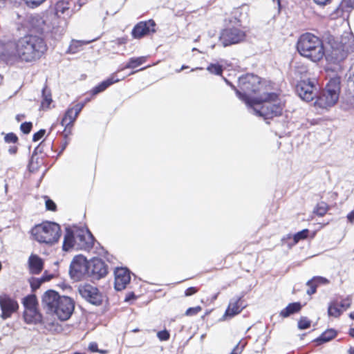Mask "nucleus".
Segmentation results:
<instances>
[{"mask_svg":"<svg viewBox=\"0 0 354 354\" xmlns=\"http://www.w3.org/2000/svg\"><path fill=\"white\" fill-rule=\"evenodd\" d=\"M47 50L46 44L41 37L28 34L6 46V53L26 62L39 59Z\"/></svg>","mask_w":354,"mask_h":354,"instance_id":"f257e3e1","label":"nucleus"},{"mask_svg":"<svg viewBox=\"0 0 354 354\" xmlns=\"http://www.w3.org/2000/svg\"><path fill=\"white\" fill-rule=\"evenodd\" d=\"M236 95L248 106H250L254 113L265 118H272L282 113L283 104L278 95L274 93H264L260 97L249 100L244 95L236 90Z\"/></svg>","mask_w":354,"mask_h":354,"instance_id":"f03ea898","label":"nucleus"},{"mask_svg":"<svg viewBox=\"0 0 354 354\" xmlns=\"http://www.w3.org/2000/svg\"><path fill=\"white\" fill-rule=\"evenodd\" d=\"M41 305L47 314L55 316L62 321L68 319L75 308L74 301L71 298L61 296L51 290L44 294Z\"/></svg>","mask_w":354,"mask_h":354,"instance_id":"7ed1b4c3","label":"nucleus"},{"mask_svg":"<svg viewBox=\"0 0 354 354\" xmlns=\"http://www.w3.org/2000/svg\"><path fill=\"white\" fill-rule=\"evenodd\" d=\"M297 48L301 56L314 62H319L325 55L322 39L310 32L300 36L297 44Z\"/></svg>","mask_w":354,"mask_h":354,"instance_id":"20e7f679","label":"nucleus"},{"mask_svg":"<svg viewBox=\"0 0 354 354\" xmlns=\"http://www.w3.org/2000/svg\"><path fill=\"white\" fill-rule=\"evenodd\" d=\"M31 233L35 241L49 245L57 243L62 234L60 225L51 221H44L36 225L32 229Z\"/></svg>","mask_w":354,"mask_h":354,"instance_id":"39448f33","label":"nucleus"},{"mask_svg":"<svg viewBox=\"0 0 354 354\" xmlns=\"http://www.w3.org/2000/svg\"><path fill=\"white\" fill-rule=\"evenodd\" d=\"M339 93L340 77H334L329 80L325 89L315 102V106L328 110L337 103Z\"/></svg>","mask_w":354,"mask_h":354,"instance_id":"423d86ee","label":"nucleus"},{"mask_svg":"<svg viewBox=\"0 0 354 354\" xmlns=\"http://www.w3.org/2000/svg\"><path fill=\"white\" fill-rule=\"evenodd\" d=\"M227 84L234 89L236 92L237 88L232 84H231L227 80H225ZM260 78L257 75L253 74H246L239 77V86L243 93L238 89V91L243 95H244L249 100H251L247 95V93H255L259 90Z\"/></svg>","mask_w":354,"mask_h":354,"instance_id":"0eeeda50","label":"nucleus"},{"mask_svg":"<svg viewBox=\"0 0 354 354\" xmlns=\"http://www.w3.org/2000/svg\"><path fill=\"white\" fill-rule=\"evenodd\" d=\"M88 261L82 256H76L70 266V275L75 281L82 279L85 276L88 277Z\"/></svg>","mask_w":354,"mask_h":354,"instance_id":"6e6552de","label":"nucleus"},{"mask_svg":"<svg viewBox=\"0 0 354 354\" xmlns=\"http://www.w3.org/2000/svg\"><path fill=\"white\" fill-rule=\"evenodd\" d=\"M245 37V34L243 31L236 28H231L223 30L220 36V41L225 47L239 43L243 41Z\"/></svg>","mask_w":354,"mask_h":354,"instance_id":"1a4fd4ad","label":"nucleus"},{"mask_svg":"<svg viewBox=\"0 0 354 354\" xmlns=\"http://www.w3.org/2000/svg\"><path fill=\"white\" fill-rule=\"evenodd\" d=\"M88 268V277L95 280L104 277L108 272L106 263L98 258H93L89 261Z\"/></svg>","mask_w":354,"mask_h":354,"instance_id":"9d476101","label":"nucleus"},{"mask_svg":"<svg viewBox=\"0 0 354 354\" xmlns=\"http://www.w3.org/2000/svg\"><path fill=\"white\" fill-rule=\"evenodd\" d=\"M77 241L76 250H90L94 244V237L90 231L85 227H77V234L76 233Z\"/></svg>","mask_w":354,"mask_h":354,"instance_id":"9b49d317","label":"nucleus"},{"mask_svg":"<svg viewBox=\"0 0 354 354\" xmlns=\"http://www.w3.org/2000/svg\"><path fill=\"white\" fill-rule=\"evenodd\" d=\"M0 308L1 310V317L6 319L15 313L19 305L17 301L6 294L0 295Z\"/></svg>","mask_w":354,"mask_h":354,"instance_id":"f8f14e48","label":"nucleus"},{"mask_svg":"<svg viewBox=\"0 0 354 354\" xmlns=\"http://www.w3.org/2000/svg\"><path fill=\"white\" fill-rule=\"evenodd\" d=\"M79 292L86 301L94 305H100L102 302V295L96 287L89 284L79 288Z\"/></svg>","mask_w":354,"mask_h":354,"instance_id":"ddd939ff","label":"nucleus"},{"mask_svg":"<svg viewBox=\"0 0 354 354\" xmlns=\"http://www.w3.org/2000/svg\"><path fill=\"white\" fill-rule=\"evenodd\" d=\"M315 88L314 84L310 80H301L296 86V92L304 101L310 102L315 96Z\"/></svg>","mask_w":354,"mask_h":354,"instance_id":"4468645a","label":"nucleus"},{"mask_svg":"<svg viewBox=\"0 0 354 354\" xmlns=\"http://www.w3.org/2000/svg\"><path fill=\"white\" fill-rule=\"evenodd\" d=\"M80 111L81 107H78L77 106L74 108L68 109L65 113L64 116L61 121V124L65 127L63 131V134L65 138L71 134V127H69L73 125Z\"/></svg>","mask_w":354,"mask_h":354,"instance_id":"2eb2a0df","label":"nucleus"},{"mask_svg":"<svg viewBox=\"0 0 354 354\" xmlns=\"http://www.w3.org/2000/svg\"><path fill=\"white\" fill-rule=\"evenodd\" d=\"M131 281V276L129 270L124 268H118L115 270V288L120 291L126 288Z\"/></svg>","mask_w":354,"mask_h":354,"instance_id":"dca6fc26","label":"nucleus"},{"mask_svg":"<svg viewBox=\"0 0 354 354\" xmlns=\"http://www.w3.org/2000/svg\"><path fill=\"white\" fill-rule=\"evenodd\" d=\"M77 234V226L67 227L64 237V242L62 248L64 251H70L71 250H76V243Z\"/></svg>","mask_w":354,"mask_h":354,"instance_id":"f3484780","label":"nucleus"},{"mask_svg":"<svg viewBox=\"0 0 354 354\" xmlns=\"http://www.w3.org/2000/svg\"><path fill=\"white\" fill-rule=\"evenodd\" d=\"M26 26L30 30L41 32L48 29L46 21L43 17L38 15L28 17L26 21Z\"/></svg>","mask_w":354,"mask_h":354,"instance_id":"a211bd4d","label":"nucleus"},{"mask_svg":"<svg viewBox=\"0 0 354 354\" xmlns=\"http://www.w3.org/2000/svg\"><path fill=\"white\" fill-rule=\"evenodd\" d=\"M155 22L153 20L138 23L132 30V35L135 38H140L148 34L150 31L155 32L153 27Z\"/></svg>","mask_w":354,"mask_h":354,"instance_id":"6ab92c4d","label":"nucleus"},{"mask_svg":"<svg viewBox=\"0 0 354 354\" xmlns=\"http://www.w3.org/2000/svg\"><path fill=\"white\" fill-rule=\"evenodd\" d=\"M28 269L32 274H39L44 268V261L38 255L32 254L28 261Z\"/></svg>","mask_w":354,"mask_h":354,"instance_id":"aec40b11","label":"nucleus"},{"mask_svg":"<svg viewBox=\"0 0 354 354\" xmlns=\"http://www.w3.org/2000/svg\"><path fill=\"white\" fill-rule=\"evenodd\" d=\"M244 308L242 304L241 298H233L230 300L228 307L225 311V316L234 317L241 313Z\"/></svg>","mask_w":354,"mask_h":354,"instance_id":"412c9836","label":"nucleus"},{"mask_svg":"<svg viewBox=\"0 0 354 354\" xmlns=\"http://www.w3.org/2000/svg\"><path fill=\"white\" fill-rule=\"evenodd\" d=\"M24 318L27 324H36L41 319V315L37 308L24 310Z\"/></svg>","mask_w":354,"mask_h":354,"instance_id":"4be33fe9","label":"nucleus"},{"mask_svg":"<svg viewBox=\"0 0 354 354\" xmlns=\"http://www.w3.org/2000/svg\"><path fill=\"white\" fill-rule=\"evenodd\" d=\"M120 78H118L115 74H113L109 78L101 82L99 85L95 86L93 89V94H97L104 91L107 87L113 84V83L118 82Z\"/></svg>","mask_w":354,"mask_h":354,"instance_id":"5701e85b","label":"nucleus"},{"mask_svg":"<svg viewBox=\"0 0 354 354\" xmlns=\"http://www.w3.org/2000/svg\"><path fill=\"white\" fill-rule=\"evenodd\" d=\"M301 309V305L299 302L291 303L280 312V316L282 317H288L290 315L298 313Z\"/></svg>","mask_w":354,"mask_h":354,"instance_id":"b1692460","label":"nucleus"},{"mask_svg":"<svg viewBox=\"0 0 354 354\" xmlns=\"http://www.w3.org/2000/svg\"><path fill=\"white\" fill-rule=\"evenodd\" d=\"M24 310L37 308L38 302L35 295H29L23 299Z\"/></svg>","mask_w":354,"mask_h":354,"instance_id":"393cba45","label":"nucleus"},{"mask_svg":"<svg viewBox=\"0 0 354 354\" xmlns=\"http://www.w3.org/2000/svg\"><path fill=\"white\" fill-rule=\"evenodd\" d=\"M93 41H94V39L91 41L73 40L68 47L67 52L69 53L75 54L81 50L83 45L88 44Z\"/></svg>","mask_w":354,"mask_h":354,"instance_id":"a878e982","label":"nucleus"},{"mask_svg":"<svg viewBox=\"0 0 354 354\" xmlns=\"http://www.w3.org/2000/svg\"><path fill=\"white\" fill-rule=\"evenodd\" d=\"M343 313V310L339 306L337 301L330 303L328 308V314L330 317H338Z\"/></svg>","mask_w":354,"mask_h":354,"instance_id":"bb28decb","label":"nucleus"},{"mask_svg":"<svg viewBox=\"0 0 354 354\" xmlns=\"http://www.w3.org/2000/svg\"><path fill=\"white\" fill-rule=\"evenodd\" d=\"M336 335L335 330L333 329L327 330L324 333H323L318 338L316 339V342H318L319 344H322L324 342H327L331 340Z\"/></svg>","mask_w":354,"mask_h":354,"instance_id":"cd10ccee","label":"nucleus"},{"mask_svg":"<svg viewBox=\"0 0 354 354\" xmlns=\"http://www.w3.org/2000/svg\"><path fill=\"white\" fill-rule=\"evenodd\" d=\"M43 100L41 101L42 108L48 109L52 102L51 93L50 90L45 86L42 90Z\"/></svg>","mask_w":354,"mask_h":354,"instance_id":"c85d7f7f","label":"nucleus"},{"mask_svg":"<svg viewBox=\"0 0 354 354\" xmlns=\"http://www.w3.org/2000/svg\"><path fill=\"white\" fill-rule=\"evenodd\" d=\"M55 10L56 15L59 16L69 10V3L68 1H59L55 4Z\"/></svg>","mask_w":354,"mask_h":354,"instance_id":"c756f323","label":"nucleus"},{"mask_svg":"<svg viewBox=\"0 0 354 354\" xmlns=\"http://www.w3.org/2000/svg\"><path fill=\"white\" fill-rule=\"evenodd\" d=\"M146 57H132L124 68H134L146 62Z\"/></svg>","mask_w":354,"mask_h":354,"instance_id":"7c9ffc66","label":"nucleus"},{"mask_svg":"<svg viewBox=\"0 0 354 354\" xmlns=\"http://www.w3.org/2000/svg\"><path fill=\"white\" fill-rule=\"evenodd\" d=\"M308 234V230L307 229L303 230L296 233L292 236V242L288 243V245L292 246V245L297 244L300 240L307 238Z\"/></svg>","mask_w":354,"mask_h":354,"instance_id":"2f4dec72","label":"nucleus"},{"mask_svg":"<svg viewBox=\"0 0 354 354\" xmlns=\"http://www.w3.org/2000/svg\"><path fill=\"white\" fill-rule=\"evenodd\" d=\"M328 209V208L327 204L324 201H321L317 205V207L314 210V213L318 216H322L326 213Z\"/></svg>","mask_w":354,"mask_h":354,"instance_id":"473e14b6","label":"nucleus"},{"mask_svg":"<svg viewBox=\"0 0 354 354\" xmlns=\"http://www.w3.org/2000/svg\"><path fill=\"white\" fill-rule=\"evenodd\" d=\"M313 283L316 284V286L317 287L321 284H328L329 283V280L323 277L317 276L314 277L313 279L307 281V284H312Z\"/></svg>","mask_w":354,"mask_h":354,"instance_id":"72a5a7b5","label":"nucleus"},{"mask_svg":"<svg viewBox=\"0 0 354 354\" xmlns=\"http://www.w3.org/2000/svg\"><path fill=\"white\" fill-rule=\"evenodd\" d=\"M207 70L212 73V74H215V75H221L223 72V68L221 65L218 64H209L207 68Z\"/></svg>","mask_w":354,"mask_h":354,"instance_id":"f704fd0d","label":"nucleus"},{"mask_svg":"<svg viewBox=\"0 0 354 354\" xmlns=\"http://www.w3.org/2000/svg\"><path fill=\"white\" fill-rule=\"evenodd\" d=\"M311 322L306 317H301L298 322V328L304 330L310 328Z\"/></svg>","mask_w":354,"mask_h":354,"instance_id":"c9c22d12","label":"nucleus"},{"mask_svg":"<svg viewBox=\"0 0 354 354\" xmlns=\"http://www.w3.org/2000/svg\"><path fill=\"white\" fill-rule=\"evenodd\" d=\"M49 279H50V277L48 279H47V280H49ZM45 281H46V279H45L44 277H41L40 279L32 278L30 280V285H31L32 288V289L38 288L40 286V285L41 284V283H43Z\"/></svg>","mask_w":354,"mask_h":354,"instance_id":"e433bc0d","label":"nucleus"},{"mask_svg":"<svg viewBox=\"0 0 354 354\" xmlns=\"http://www.w3.org/2000/svg\"><path fill=\"white\" fill-rule=\"evenodd\" d=\"M201 310H202V308L200 306H197L195 307L189 308L186 310L185 314L186 316H194V315H197Z\"/></svg>","mask_w":354,"mask_h":354,"instance_id":"4c0bfd02","label":"nucleus"},{"mask_svg":"<svg viewBox=\"0 0 354 354\" xmlns=\"http://www.w3.org/2000/svg\"><path fill=\"white\" fill-rule=\"evenodd\" d=\"M351 305V299L348 297L341 301L339 304V306L343 310V312L350 308Z\"/></svg>","mask_w":354,"mask_h":354,"instance_id":"58836bf2","label":"nucleus"},{"mask_svg":"<svg viewBox=\"0 0 354 354\" xmlns=\"http://www.w3.org/2000/svg\"><path fill=\"white\" fill-rule=\"evenodd\" d=\"M30 8H35L41 5L45 0H24Z\"/></svg>","mask_w":354,"mask_h":354,"instance_id":"ea45409f","label":"nucleus"},{"mask_svg":"<svg viewBox=\"0 0 354 354\" xmlns=\"http://www.w3.org/2000/svg\"><path fill=\"white\" fill-rule=\"evenodd\" d=\"M4 140L8 143H15L18 140V138L15 133H10L6 135Z\"/></svg>","mask_w":354,"mask_h":354,"instance_id":"a19ab883","label":"nucleus"},{"mask_svg":"<svg viewBox=\"0 0 354 354\" xmlns=\"http://www.w3.org/2000/svg\"><path fill=\"white\" fill-rule=\"evenodd\" d=\"M32 124L31 122H24L21 124L20 129L23 133L28 134L30 132Z\"/></svg>","mask_w":354,"mask_h":354,"instance_id":"79ce46f5","label":"nucleus"},{"mask_svg":"<svg viewBox=\"0 0 354 354\" xmlns=\"http://www.w3.org/2000/svg\"><path fill=\"white\" fill-rule=\"evenodd\" d=\"M245 343L240 342L232 350L230 354H241L245 347Z\"/></svg>","mask_w":354,"mask_h":354,"instance_id":"37998d69","label":"nucleus"},{"mask_svg":"<svg viewBox=\"0 0 354 354\" xmlns=\"http://www.w3.org/2000/svg\"><path fill=\"white\" fill-rule=\"evenodd\" d=\"M158 337L162 340L165 341L169 338V333L167 330H162L158 333Z\"/></svg>","mask_w":354,"mask_h":354,"instance_id":"c03bdc74","label":"nucleus"},{"mask_svg":"<svg viewBox=\"0 0 354 354\" xmlns=\"http://www.w3.org/2000/svg\"><path fill=\"white\" fill-rule=\"evenodd\" d=\"M46 131L44 129H41L38 132L35 133L33 135L32 140L34 142H37L45 134Z\"/></svg>","mask_w":354,"mask_h":354,"instance_id":"a18cd8bd","label":"nucleus"},{"mask_svg":"<svg viewBox=\"0 0 354 354\" xmlns=\"http://www.w3.org/2000/svg\"><path fill=\"white\" fill-rule=\"evenodd\" d=\"M56 207L57 206L53 201H46V209L50 211H55Z\"/></svg>","mask_w":354,"mask_h":354,"instance_id":"49530a36","label":"nucleus"},{"mask_svg":"<svg viewBox=\"0 0 354 354\" xmlns=\"http://www.w3.org/2000/svg\"><path fill=\"white\" fill-rule=\"evenodd\" d=\"M198 292V289L196 287H189L185 291V295L187 297L191 296Z\"/></svg>","mask_w":354,"mask_h":354,"instance_id":"de8ad7c7","label":"nucleus"},{"mask_svg":"<svg viewBox=\"0 0 354 354\" xmlns=\"http://www.w3.org/2000/svg\"><path fill=\"white\" fill-rule=\"evenodd\" d=\"M306 285L309 287V288L307 290L306 292L308 295H311L316 292L317 286L316 284L314 283L312 284H307Z\"/></svg>","mask_w":354,"mask_h":354,"instance_id":"09e8293b","label":"nucleus"},{"mask_svg":"<svg viewBox=\"0 0 354 354\" xmlns=\"http://www.w3.org/2000/svg\"><path fill=\"white\" fill-rule=\"evenodd\" d=\"M88 350L91 352H97L98 351V346L96 342H91L88 345Z\"/></svg>","mask_w":354,"mask_h":354,"instance_id":"8fccbe9b","label":"nucleus"},{"mask_svg":"<svg viewBox=\"0 0 354 354\" xmlns=\"http://www.w3.org/2000/svg\"><path fill=\"white\" fill-rule=\"evenodd\" d=\"M314 2L319 6H325L328 3H330L331 0H313Z\"/></svg>","mask_w":354,"mask_h":354,"instance_id":"3c124183","label":"nucleus"},{"mask_svg":"<svg viewBox=\"0 0 354 354\" xmlns=\"http://www.w3.org/2000/svg\"><path fill=\"white\" fill-rule=\"evenodd\" d=\"M347 219H348V221L350 223H354V210H353L352 212H351L347 215Z\"/></svg>","mask_w":354,"mask_h":354,"instance_id":"603ef678","label":"nucleus"},{"mask_svg":"<svg viewBox=\"0 0 354 354\" xmlns=\"http://www.w3.org/2000/svg\"><path fill=\"white\" fill-rule=\"evenodd\" d=\"M342 14H343V9L340 6L337 7L335 10V16L336 17L342 16Z\"/></svg>","mask_w":354,"mask_h":354,"instance_id":"864d4df0","label":"nucleus"},{"mask_svg":"<svg viewBox=\"0 0 354 354\" xmlns=\"http://www.w3.org/2000/svg\"><path fill=\"white\" fill-rule=\"evenodd\" d=\"M134 298H135V295L133 292L129 293L126 296L125 301H130L131 299H134Z\"/></svg>","mask_w":354,"mask_h":354,"instance_id":"5fc2aeb1","label":"nucleus"},{"mask_svg":"<svg viewBox=\"0 0 354 354\" xmlns=\"http://www.w3.org/2000/svg\"><path fill=\"white\" fill-rule=\"evenodd\" d=\"M344 1L351 7H354V0H344Z\"/></svg>","mask_w":354,"mask_h":354,"instance_id":"6e6d98bb","label":"nucleus"},{"mask_svg":"<svg viewBox=\"0 0 354 354\" xmlns=\"http://www.w3.org/2000/svg\"><path fill=\"white\" fill-rule=\"evenodd\" d=\"M76 1L79 4V6L81 7L86 3V0H76Z\"/></svg>","mask_w":354,"mask_h":354,"instance_id":"4d7b16f0","label":"nucleus"},{"mask_svg":"<svg viewBox=\"0 0 354 354\" xmlns=\"http://www.w3.org/2000/svg\"><path fill=\"white\" fill-rule=\"evenodd\" d=\"M348 41L351 44L353 45V47H351V50H354V38L353 37H351L348 39Z\"/></svg>","mask_w":354,"mask_h":354,"instance_id":"13d9d810","label":"nucleus"},{"mask_svg":"<svg viewBox=\"0 0 354 354\" xmlns=\"http://www.w3.org/2000/svg\"><path fill=\"white\" fill-rule=\"evenodd\" d=\"M9 151H10V153H15L16 151H17V147H10L9 149Z\"/></svg>","mask_w":354,"mask_h":354,"instance_id":"bf43d9fd","label":"nucleus"},{"mask_svg":"<svg viewBox=\"0 0 354 354\" xmlns=\"http://www.w3.org/2000/svg\"><path fill=\"white\" fill-rule=\"evenodd\" d=\"M97 353H99L100 354H106L108 353V351L107 350L98 349V351Z\"/></svg>","mask_w":354,"mask_h":354,"instance_id":"052dcab7","label":"nucleus"},{"mask_svg":"<svg viewBox=\"0 0 354 354\" xmlns=\"http://www.w3.org/2000/svg\"><path fill=\"white\" fill-rule=\"evenodd\" d=\"M349 335L354 337V328H351L350 330H349Z\"/></svg>","mask_w":354,"mask_h":354,"instance_id":"680f3d73","label":"nucleus"},{"mask_svg":"<svg viewBox=\"0 0 354 354\" xmlns=\"http://www.w3.org/2000/svg\"><path fill=\"white\" fill-rule=\"evenodd\" d=\"M24 116L23 115H17L16 119H17V121L19 122V121H21V118H24Z\"/></svg>","mask_w":354,"mask_h":354,"instance_id":"e2e57ef3","label":"nucleus"},{"mask_svg":"<svg viewBox=\"0 0 354 354\" xmlns=\"http://www.w3.org/2000/svg\"><path fill=\"white\" fill-rule=\"evenodd\" d=\"M349 317L351 319H354V311L353 312H351L350 314H349Z\"/></svg>","mask_w":354,"mask_h":354,"instance_id":"0e129e2a","label":"nucleus"},{"mask_svg":"<svg viewBox=\"0 0 354 354\" xmlns=\"http://www.w3.org/2000/svg\"><path fill=\"white\" fill-rule=\"evenodd\" d=\"M349 352H350V354H354V348H351L350 349Z\"/></svg>","mask_w":354,"mask_h":354,"instance_id":"69168bd1","label":"nucleus"},{"mask_svg":"<svg viewBox=\"0 0 354 354\" xmlns=\"http://www.w3.org/2000/svg\"><path fill=\"white\" fill-rule=\"evenodd\" d=\"M187 68V66H182V68H180V70L179 71H182V70H183V69H185V68Z\"/></svg>","mask_w":354,"mask_h":354,"instance_id":"338daca9","label":"nucleus"},{"mask_svg":"<svg viewBox=\"0 0 354 354\" xmlns=\"http://www.w3.org/2000/svg\"><path fill=\"white\" fill-rule=\"evenodd\" d=\"M274 2H277L278 4L280 3V0H273Z\"/></svg>","mask_w":354,"mask_h":354,"instance_id":"774afa93","label":"nucleus"}]
</instances>
